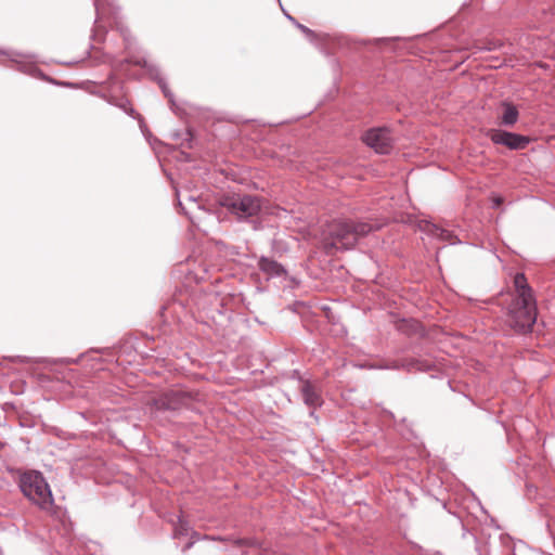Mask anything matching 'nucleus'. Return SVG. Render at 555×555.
<instances>
[{
  "instance_id": "nucleus-19",
  "label": "nucleus",
  "mask_w": 555,
  "mask_h": 555,
  "mask_svg": "<svg viewBox=\"0 0 555 555\" xmlns=\"http://www.w3.org/2000/svg\"><path fill=\"white\" fill-rule=\"evenodd\" d=\"M402 365H400L398 362H392L391 364L389 365H384V366H370L371 369H392V370H398L400 369Z\"/></svg>"
},
{
  "instance_id": "nucleus-17",
  "label": "nucleus",
  "mask_w": 555,
  "mask_h": 555,
  "mask_svg": "<svg viewBox=\"0 0 555 555\" xmlns=\"http://www.w3.org/2000/svg\"><path fill=\"white\" fill-rule=\"evenodd\" d=\"M93 2H94L95 11H96V21H99L102 15L103 0H93Z\"/></svg>"
},
{
  "instance_id": "nucleus-6",
  "label": "nucleus",
  "mask_w": 555,
  "mask_h": 555,
  "mask_svg": "<svg viewBox=\"0 0 555 555\" xmlns=\"http://www.w3.org/2000/svg\"><path fill=\"white\" fill-rule=\"evenodd\" d=\"M489 138L494 144L504 145L514 151L525 150L530 143V139L526 135L500 129L490 130Z\"/></svg>"
},
{
  "instance_id": "nucleus-10",
  "label": "nucleus",
  "mask_w": 555,
  "mask_h": 555,
  "mask_svg": "<svg viewBox=\"0 0 555 555\" xmlns=\"http://www.w3.org/2000/svg\"><path fill=\"white\" fill-rule=\"evenodd\" d=\"M258 264L259 269L270 278L281 276L285 273L281 263L267 257H261Z\"/></svg>"
},
{
  "instance_id": "nucleus-15",
  "label": "nucleus",
  "mask_w": 555,
  "mask_h": 555,
  "mask_svg": "<svg viewBox=\"0 0 555 555\" xmlns=\"http://www.w3.org/2000/svg\"><path fill=\"white\" fill-rule=\"evenodd\" d=\"M158 83H159V87H160L163 93L169 100L171 107L173 108L176 105L175 100H173V94L169 91L167 83L165 82L164 79H158Z\"/></svg>"
},
{
  "instance_id": "nucleus-2",
  "label": "nucleus",
  "mask_w": 555,
  "mask_h": 555,
  "mask_svg": "<svg viewBox=\"0 0 555 555\" xmlns=\"http://www.w3.org/2000/svg\"><path fill=\"white\" fill-rule=\"evenodd\" d=\"M375 229H378L376 224L333 220L326 224L323 233L331 240L327 245L337 249H350L356 245L359 237L369 234Z\"/></svg>"
},
{
  "instance_id": "nucleus-3",
  "label": "nucleus",
  "mask_w": 555,
  "mask_h": 555,
  "mask_svg": "<svg viewBox=\"0 0 555 555\" xmlns=\"http://www.w3.org/2000/svg\"><path fill=\"white\" fill-rule=\"evenodd\" d=\"M20 488L23 494L40 509L50 512L54 500L50 486L40 472H26L20 477Z\"/></svg>"
},
{
  "instance_id": "nucleus-9",
  "label": "nucleus",
  "mask_w": 555,
  "mask_h": 555,
  "mask_svg": "<svg viewBox=\"0 0 555 555\" xmlns=\"http://www.w3.org/2000/svg\"><path fill=\"white\" fill-rule=\"evenodd\" d=\"M304 402L310 408L321 405V397L309 380H304L300 388Z\"/></svg>"
},
{
  "instance_id": "nucleus-22",
  "label": "nucleus",
  "mask_w": 555,
  "mask_h": 555,
  "mask_svg": "<svg viewBox=\"0 0 555 555\" xmlns=\"http://www.w3.org/2000/svg\"><path fill=\"white\" fill-rule=\"evenodd\" d=\"M285 15H286V17H287L289 21H292V22L296 25V23H297V22L295 21V18H294L293 16H291V15H289V14H287V13H285Z\"/></svg>"
},
{
  "instance_id": "nucleus-14",
  "label": "nucleus",
  "mask_w": 555,
  "mask_h": 555,
  "mask_svg": "<svg viewBox=\"0 0 555 555\" xmlns=\"http://www.w3.org/2000/svg\"><path fill=\"white\" fill-rule=\"evenodd\" d=\"M188 534H189V524H188V521L183 520L182 518H179L178 519V524L175 527L173 535L175 537H180V535H188Z\"/></svg>"
},
{
  "instance_id": "nucleus-12",
  "label": "nucleus",
  "mask_w": 555,
  "mask_h": 555,
  "mask_svg": "<svg viewBox=\"0 0 555 555\" xmlns=\"http://www.w3.org/2000/svg\"><path fill=\"white\" fill-rule=\"evenodd\" d=\"M109 103L112 105L120 108L121 111H124L129 116H132V117L135 116V111L131 106V103H130V101L128 99H126V98H120V99L113 98V99L109 100Z\"/></svg>"
},
{
  "instance_id": "nucleus-1",
  "label": "nucleus",
  "mask_w": 555,
  "mask_h": 555,
  "mask_svg": "<svg viewBox=\"0 0 555 555\" xmlns=\"http://www.w3.org/2000/svg\"><path fill=\"white\" fill-rule=\"evenodd\" d=\"M517 297L508 308V323L516 331H530L537 321V305L532 288L524 273L514 278Z\"/></svg>"
},
{
  "instance_id": "nucleus-20",
  "label": "nucleus",
  "mask_w": 555,
  "mask_h": 555,
  "mask_svg": "<svg viewBox=\"0 0 555 555\" xmlns=\"http://www.w3.org/2000/svg\"><path fill=\"white\" fill-rule=\"evenodd\" d=\"M188 202H189L191 205L195 206V207H196V209H197L198 211H201V210H202L201 206L197 204L196 199H195L193 196H189V197H188Z\"/></svg>"
},
{
  "instance_id": "nucleus-8",
  "label": "nucleus",
  "mask_w": 555,
  "mask_h": 555,
  "mask_svg": "<svg viewBox=\"0 0 555 555\" xmlns=\"http://www.w3.org/2000/svg\"><path fill=\"white\" fill-rule=\"evenodd\" d=\"M422 230L428 235L440 241L449 242L450 244L460 243L459 240H455V236L451 231L442 229L434 223L425 222V224L422 227Z\"/></svg>"
},
{
  "instance_id": "nucleus-23",
  "label": "nucleus",
  "mask_w": 555,
  "mask_h": 555,
  "mask_svg": "<svg viewBox=\"0 0 555 555\" xmlns=\"http://www.w3.org/2000/svg\"><path fill=\"white\" fill-rule=\"evenodd\" d=\"M120 33H121V35L125 37V39L127 40L126 30H125L124 28H120Z\"/></svg>"
},
{
  "instance_id": "nucleus-16",
  "label": "nucleus",
  "mask_w": 555,
  "mask_h": 555,
  "mask_svg": "<svg viewBox=\"0 0 555 555\" xmlns=\"http://www.w3.org/2000/svg\"><path fill=\"white\" fill-rule=\"evenodd\" d=\"M296 26L302 31V34H305V36L310 40V41H313L314 40V37H315V34L313 30H311L310 28H308L307 26L302 25V24H299V23H296Z\"/></svg>"
},
{
  "instance_id": "nucleus-4",
  "label": "nucleus",
  "mask_w": 555,
  "mask_h": 555,
  "mask_svg": "<svg viewBox=\"0 0 555 555\" xmlns=\"http://www.w3.org/2000/svg\"><path fill=\"white\" fill-rule=\"evenodd\" d=\"M223 206L240 220L257 216L261 209V202L251 195H237L224 201Z\"/></svg>"
},
{
  "instance_id": "nucleus-21",
  "label": "nucleus",
  "mask_w": 555,
  "mask_h": 555,
  "mask_svg": "<svg viewBox=\"0 0 555 555\" xmlns=\"http://www.w3.org/2000/svg\"><path fill=\"white\" fill-rule=\"evenodd\" d=\"M502 203V199L500 197H496L493 199V207H499Z\"/></svg>"
},
{
  "instance_id": "nucleus-13",
  "label": "nucleus",
  "mask_w": 555,
  "mask_h": 555,
  "mask_svg": "<svg viewBox=\"0 0 555 555\" xmlns=\"http://www.w3.org/2000/svg\"><path fill=\"white\" fill-rule=\"evenodd\" d=\"M0 53L8 56L11 62L15 63L20 70L27 72V67L24 62V59H26L25 55L15 51H0Z\"/></svg>"
},
{
  "instance_id": "nucleus-18",
  "label": "nucleus",
  "mask_w": 555,
  "mask_h": 555,
  "mask_svg": "<svg viewBox=\"0 0 555 555\" xmlns=\"http://www.w3.org/2000/svg\"><path fill=\"white\" fill-rule=\"evenodd\" d=\"M179 206L181 207V209L184 211V214L186 216H189V219L191 220L192 223H195V219L197 218L196 216H194L191 211L186 210V208L184 207V204L183 202L179 201Z\"/></svg>"
},
{
  "instance_id": "nucleus-24",
  "label": "nucleus",
  "mask_w": 555,
  "mask_h": 555,
  "mask_svg": "<svg viewBox=\"0 0 555 555\" xmlns=\"http://www.w3.org/2000/svg\"><path fill=\"white\" fill-rule=\"evenodd\" d=\"M191 546H192V543H189V544L185 546L184 551H185V550H188V548H190Z\"/></svg>"
},
{
  "instance_id": "nucleus-5",
  "label": "nucleus",
  "mask_w": 555,
  "mask_h": 555,
  "mask_svg": "<svg viewBox=\"0 0 555 555\" xmlns=\"http://www.w3.org/2000/svg\"><path fill=\"white\" fill-rule=\"evenodd\" d=\"M363 141L376 153L388 154L392 149L393 138L388 128H375L366 131Z\"/></svg>"
},
{
  "instance_id": "nucleus-7",
  "label": "nucleus",
  "mask_w": 555,
  "mask_h": 555,
  "mask_svg": "<svg viewBox=\"0 0 555 555\" xmlns=\"http://www.w3.org/2000/svg\"><path fill=\"white\" fill-rule=\"evenodd\" d=\"M181 403L182 398L179 392L176 391L164 392L153 401L155 409L162 411L178 410Z\"/></svg>"
},
{
  "instance_id": "nucleus-11",
  "label": "nucleus",
  "mask_w": 555,
  "mask_h": 555,
  "mask_svg": "<svg viewBox=\"0 0 555 555\" xmlns=\"http://www.w3.org/2000/svg\"><path fill=\"white\" fill-rule=\"evenodd\" d=\"M504 112L501 117V124L503 126H514L518 120V109L511 103H503Z\"/></svg>"
}]
</instances>
